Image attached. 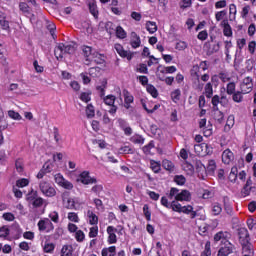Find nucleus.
<instances>
[{
	"label": "nucleus",
	"mask_w": 256,
	"mask_h": 256,
	"mask_svg": "<svg viewBox=\"0 0 256 256\" xmlns=\"http://www.w3.org/2000/svg\"><path fill=\"white\" fill-rule=\"evenodd\" d=\"M77 51V44L75 42H70L67 44L59 43L54 49V55L56 59H63V53H68V55H73Z\"/></svg>",
	"instance_id": "obj_1"
},
{
	"label": "nucleus",
	"mask_w": 256,
	"mask_h": 256,
	"mask_svg": "<svg viewBox=\"0 0 256 256\" xmlns=\"http://www.w3.org/2000/svg\"><path fill=\"white\" fill-rule=\"evenodd\" d=\"M26 201L29 205H32L34 209H39V207H43V203L45 200L43 198L39 197V194L35 190H31L28 192L26 196Z\"/></svg>",
	"instance_id": "obj_2"
},
{
	"label": "nucleus",
	"mask_w": 256,
	"mask_h": 256,
	"mask_svg": "<svg viewBox=\"0 0 256 256\" xmlns=\"http://www.w3.org/2000/svg\"><path fill=\"white\" fill-rule=\"evenodd\" d=\"M174 210L176 213H184L185 215H190L191 219L197 217V212L193 211V206H182L179 202L173 204Z\"/></svg>",
	"instance_id": "obj_3"
},
{
	"label": "nucleus",
	"mask_w": 256,
	"mask_h": 256,
	"mask_svg": "<svg viewBox=\"0 0 256 256\" xmlns=\"http://www.w3.org/2000/svg\"><path fill=\"white\" fill-rule=\"evenodd\" d=\"M39 187H40V191L46 197H55V195H57V191H55V188L51 186L49 182L42 181L40 182Z\"/></svg>",
	"instance_id": "obj_4"
},
{
	"label": "nucleus",
	"mask_w": 256,
	"mask_h": 256,
	"mask_svg": "<svg viewBox=\"0 0 256 256\" xmlns=\"http://www.w3.org/2000/svg\"><path fill=\"white\" fill-rule=\"evenodd\" d=\"M62 203L65 209L77 210V203L75 199L69 197V192L62 193Z\"/></svg>",
	"instance_id": "obj_5"
},
{
	"label": "nucleus",
	"mask_w": 256,
	"mask_h": 256,
	"mask_svg": "<svg viewBox=\"0 0 256 256\" xmlns=\"http://www.w3.org/2000/svg\"><path fill=\"white\" fill-rule=\"evenodd\" d=\"M240 89L244 95H247V93H251L253 91V78L246 77L243 79V82L240 85Z\"/></svg>",
	"instance_id": "obj_6"
},
{
	"label": "nucleus",
	"mask_w": 256,
	"mask_h": 256,
	"mask_svg": "<svg viewBox=\"0 0 256 256\" xmlns=\"http://www.w3.org/2000/svg\"><path fill=\"white\" fill-rule=\"evenodd\" d=\"M223 245H224V247H221L219 249L217 256L231 255V253H233V251L235 249V245L231 244V242H229V241H225Z\"/></svg>",
	"instance_id": "obj_7"
},
{
	"label": "nucleus",
	"mask_w": 256,
	"mask_h": 256,
	"mask_svg": "<svg viewBox=\"0 0 256 256\" xmlns=\"http://www.w3.org/2000/svg\"><path fill=\"white\" fill-rule=\"evenodd\" d=\"M211 146H209L207 143H201V144H195L194 145V151L198 155H209L211 153Z\"/></svg>",
	"instance_id": "obj_8"
},
{
	"label": "nucleus",
	"mask_w": 256,
	"mask_h": 256,
	"mask_svg": "<svg viewBox=\"0 0 256 256\" xmlns=\"http://www.w3.org/2000/svg\"><path fill=\"white\" fill-rule=\"evenodd\" d=\"M239 243H247V241H251V237L249 236V230L247 228H238L237 229Z\"/></svg>",
	"instance_id": "obj_9"
},
{
	"label": "nucleus",
	"mask_w": 256,
	"mask_h": 256,
	"mask_svg": "<svg viewBox=\"0 0 256 256\" xmlns=\"http://www.w3.org/2000/svg\"><path fill=\"white\" fill-rule=\"evenodd\" d=\"M240 245H242V253H244V255L255 256V250L253 249V244H251V240L241 243Z\"/></svg>",
	"instance_id": "obj_10"
},
{
	"label": "nucleus",
	"mask_w": 256,
	"mask_h": 256,
	"mask_svg": "<svg viewBox=\"0 0 256 256\" xmlns=\"http://www.w3.org/2000/svg\"><path fill=\"white\" fill-rule=\"evenodd\" d=\"M117 229L113 226L107 227V233H108V243L110 245H113V243H117V235L115 234Z\"/></svg>",
	"instance_id": "obj_11"
},
{
	"label": "nucleus",
	"mask_w": 256,
	"mask_h": 256,
	"mask_svg": "<svg viewBox=\"0 0 256 256\" xmlns=\"http://www.w3.org/2000/svg\"><path fill=\"white\" fill-rule=\"evenodd\" d=\"M130 45L133 49H137V47L141 46V37H139L136 32H131L130 34Z\"/></svg>",
	"instance_id": "obj_12"
},
{
	"label": "nucleus",
	"mask_w": 256,
	"mask_h": 256,
	"mask_svg": "<svg viewBox=\"0 0 256 256\" xmlns=\"http://www.w3.org/2000/svg\"><path fill=\"white\" fill-rule=\"evenodd\" d=\"M174 201H191V192L189 190H182L175 196Z\"/></svg>",
	"instance_id": "obj_13"
},
{
	"label": "nucleus",
	"mask_w": 256,
	"mask_h": 256,
	"mask_svg": "<svg viewBox=\"0 0 256 256\" xmlns=\"http://www.w3.org/2000/svg\"><path fill=\"white\" fill-rule=\"evenodd\" d=\"M194 165L198 173V177H202L203 179V173H207V168L205 167L203 162H201V160H194Z\"/></svg>",
	"instance_id": "obj_14"
},
{
	"label": "nucleus",
	"mask_w": 256,
	"mask_h": 256,
	"mask_svg": "<svg viewBox=\"0 0 256 256\" xmlns=\"http://www.w3.org/2000/svg\"><path fill=\"white\" fill-rule=\"evenodd\" d=\"M233 152L231 150L226 149L222 153V161L225 165H229L233 161Z\"/></svg>",
	"instance_id": "obj_15"
},
{
	"label": "nucleus",
	"mask_w": 256,
	"mask_h": 256,
	"mask_svg": "<svg viewBox=\"0 0 256 256\" xmlns=\"http://www.w3.org/2000/svg\"><path fill=\"white\" fill-rule=\"evenodd\" d=\"M221 26L223 27L225 37H232L233 30L231 29V25H229V20H223Z\"/></svg>",
	"instance_id": "obj_16"
},
{
	"label": "nucleus",
	"mask_w": 256,
	"mask_h": 256,
	"mask_svg": "<svg viewBox=\"0 0 256 256\" xmlns=\"http://www.w3.org/2000/svg\"><path fill=\"white\" fill-rule=\"evenodd\" d=\"M9 127V123L5 119V112H3V108L0 107V131H5Z\"/></svg>",
	"instance_id": "obj_17"
},
{
	"label": "nucleus",
	"mask_w": 256,
	"mask_h": 256,
	"mask_svg": "<svg viewBox=\"0 0 256 256\" xmlns=\"http://www.w3.org/2000/svg\"><path fill=\"white\" fill-rule=\"evenodd\" d=\"M92 61L96 63V65H103V63H105V56L95 52L92 54Z\"/></svg>",
	"instance_id": "obj_18"
},
{
	"label": "nucleus",
	"mask_w": 256,
	"mask_h": 256,
	"mask_svg": "<svg viewBox=\"0 0 256 256\" xmlns=\"http://www.w3.org/2000/svg\"><path fill=\"white\" fill-rule=\"evenodd\" d=\"M89 11L94 18L99 19V10L97 9V4L95 2H89Z\"/></svg>",
	"instance_id": "obj_19"
},
{
	"label": "nucleus",
	"mask_w": 256,
	"mask_h": 256,
	"mask_svg": "<svg viewBox=\"0 0 256 256\" xmlns=\"http://www.w3.org/2000/svg\"><path fill=\"white\" fill-rule=\"evenodd\" d=\"M162 167L163 169L169 171L170 173H173V171H175V164H173V162L167 159L162 161Z\"/></svg>",
	"instance_id": "obj_20"
},
{
	"label": "nucleus",
	"mask_w": 256,
	"mask_h": 256,
	"mask_svg": "<svg viewBox=\"0 0 256 256\" xmlns=\"http://www.w3.org/2000/svg\"><path fill=\"white\" fill-rule=\"evenodd\" d=\"M0 25L4 30L9 29V21L7 20V16L4 12H0Z\"/></svg>",
	"instance_id": "obj_21"
},
{
	"label": "nucleus",
	"mask_w": 256,
	"mask_h": 256,
	"mask_svg": "<svg viewBox=\"0 0 256 256\" xmlns=\"http://www.w3.org/2000/svg\"><path fill=\"white\" fill-rule=\"evenodd\" d=\"M146 91L152 95V97L154 99H157V97H159V92L157 91V88H155V86H153V84H148L146 86Z\"/></svg>",
	"instance_id": "obj_22"
},
{
	"label": "nucleus",
	"mask_w": 256,
	"mask_h": 256,
	"mask_svg": "<svg viewBox=\"0 0 256 256\" xmlns=\"http://www.w3.org/2000/svg\"><path fill=\"white\" fill-rule=\"evenodd\" d=\"M174 203H177V201L173 200L171 204H169V200L167 199V197L163 196L161 198V205H163V207H166V209H172L174 211V207H175L173 206Z\"/></svg>",
	"instance_id": "obj_23"
},
{
	"label": "nucleus",
	"mask_w": 256,
	"mask_h": 256,
	"mask_svg": "<svg viewBox=\"0 0 256 256\" xmlns=\"http://www.w3.org/2000/svg\"><path fill=\"white\" fill-rule=\"evenodd\" d=\"M146 29L149 33L153 34L157 31V23L153 21H147L146 22Z\"/></svg>",
	"instance_id": "obj_24"
},
{
	"label": "nucleus",
	"mask_w": 256,
	"mask_h": 256,
	"mask_svg": "<svg viewBox=\"0 0 256 256\" xmlns=\"http://www.w3.org/2000/svg\"><path fill=\"white\" fill-rule=\"evenodd\" d=\"M115 32L118 39H125L127 37V32L121 26H117Z\"/></svg>",
	"instance_id": "obj_25"
},
{
	"label": "nucleus",
	"mask_w": 256,
	"mask_h": 256,
	"mask_svg": "<svg viewBox=\"0 0 256 256\" xmlns=\"http://www.w3.org/2000/svg\"><path fill=\"white\" fill-rule=\"evenodd\" d=\"M130 141L136 145H143V143H145V138L141 135H134L130 138Z\"/></svg>",
	"instance_id": "obj_26"
},
{
	"label": "nucleus",
	"mask_w": 256,
	"mask_h": 256,
	"mask_svg": "<svg viewBox=\"0 0 256 256\" xmlns=\"http://www.w3.org/2000/svg\"><path fill=\"white\" fill-rule=\"evenodd\" d=\"M61 256H73V246H63Z\"/></svg>",
	"instance_id": "obj_27"
},
{
	"label": "nucleus",
	"mask_w": 256,
	"mask_h": 256,
	"mask_svg": "<svg viewBox=\"0 0 256 256\" xmlns=\"http://www.w3.org/2000/svg\"><path fill=\"white\" fill-rule=\"evenodd\" d=\"M105 29L109 35H113V33L116 31L115 24L111 21L106 22Z\"/></svg>",
	"instance_id": "obj_28"
},
{
	"label": "nucleus",
	"mask_w": 256,
	"mask_h": 256,
	"mask_svg": "<svg viewBox=\"0 0 256 256\" xmlns=\"http://www.w3.org/2000/svg\"><path fill=\"white\" fill-rule=\"evenodd\" d=\"M88 217L90 225H97V223H99V218L95 213L88 211Z\"/></svg>",
	"instance_id": "obj_29"
},
{
	"label": "nucleus",
	"mask_w": 256,
	"mask_h": 256,
	"mask_svg": "<svg viewBox=\"0 0 256 256\" xmlns=\"http://www.w3.org/2000/svg\"><path fill=\"white\" fill-rule=\"evenodd\" d=\"M86 115L88 119H93V117H95V107H93V104H88L86 107Z\"/></svg>",
	"instance_id": "obj_30"
},
{
	"label": "nucleus",
	"mask_w": 256,
	"mask_h": 256,
	"mask_svg": "<svg viewBox=\"0 0 256 256\" xmlns=\"http://www.w3.org/2000/svg\"><path fill=\"white\" fill-rule=\"evenodd\" d=\"M219 103H221V97H219V95H214L212 97V105L214 111H219Z\"/></svg>",
	"instance_id": "obj_31"
},
{
	"label": "nucleus",
	"mask_w": 256,
	"mask_h": 256,
	"mask_svg": "<svg viewBox=\"0 0 256 256\" xmlns=\"http://www.w3.org/2000/svg\"><path fill=\"white\" fill-rule=\"evenodd\" d=\"M11 231L9 230V226H2L0 227V237L2 239H7V237H9V233Z\"/></svg>",
	"instance_id": "obj_32"
},
{
	"label": "nucleus",
	"mask_w": 256,
	"mask_h": 256,
	"mask_svg": "<svg viewBox=\"0 0 256 256\" xmlns=\"http://www.w3.org/2000/svg\"><path fill=\"white\" fill-rule=\"evenodd\" d=\"M243 91L241 90L240 91H237V92H234L232 94V99L235 103H241L243 101V95H242Z\"/></svg>",
	"instance_id": "obj_33"
},
{
	"label": "nucleus",
	"mask_w": 256,
	"mask_h": 256,
	"mask_svg": "<svg viewBox=\"0 0 256 256\" xmlns=\"http://www.w3.org/2000/svg\"><path fill=\"white\" fill-rule=\"evenodd\" d=\"M171 99L174 103H177L181 99V90L176 89L173 92H171Z\"/></svg>",
	"instance_id": "obj_34"
},
{
	"label": "nucleus",
	"mask_w": 256,
	"mask_h": 256,
	"mask_svg": "<svg viewBox=\"0 0 256 256\" xmlns=\"http://www.w3.org/2000/svg\"><path fill=\"white\" fill-rule=\"evenodd\" d=\"M184 171L188 173V175H193L195 173V166L189 162L184 163Z\"/></svg>",
	"instance_id": "obj_35"
},
{
	"label": "nucleus",
	"mask_w": 256,
	"mask_h": 256,
	"mask_svg": "<svg viewBox=\"0 0 256 256\" xmlns=\"http://www.w3.org/2000/svg\"><path fill=\"white\" fill-rule=\"evenodd\" d=\"M205 93L208 99H211V97H213V85L211 84V82L205 85Z\"/></svg>",
	"instance_id": "obj_36"
},
{
	"label": "nucleus",
	"mask_w": 256,
	"mask_h": 256,
	"mask_svg": "<svg viewBox=\"0 0 256 256\" xmlns=\"http://www.w3.org/2000/svg\"><path fill=\"white\" fill-rule=\"evenodd\" d=\"M174 182L176 185H184L187 183V179L183 175H176L174 176Z\"/></svg>",
	"instance_id": "obj_37"
},
{
	"label": "nucleus",
	"mask_w": 256,
	"mask_h": 256,
	"mask_svg": "<svg viewBox=\"0 0 256 256\" xmlns=\"http://www.w3.org/2000/svg\"><path fill=\"white\" fill-rule=\"evenodd\" d=\"M8 117H10V119H14L15 121H21L22 119L21 114H19V112H15L14 110L8 111Z\"/></svg>",
	"instance_id": "obj_38"
},
{
	"label": "nucleus",
	"mask_w": 256,
	"mask_h": 256,
	"mask_svg": "<svg viewBox=\"0 0 256 256\" xmlns=\"http://www.w3.org/2000/svg\"><path fill=\"white\" fill-rule=\"evenodd\" d=\"M215 169H217V165L215 164V160H210L208 162V166L206 168V171L208 173H215Z\"/></svg>",
	"instance_id": "obj_39"
},
{
	"label": "nucleus",
	"mask_w": 256,
	"mask_h": 256,
	"mask_svg": "<svg viewBox=\"0 0 256 256\" xmlns=\"http://www.w3.org/2000/svg\"><path fill=\"white\" fill-rule=\"evenodd\" d=\"M19 9L22 11V13H25L26 15H29L31 11H29V5L25 2H20L19 3Z\"/></svg>",
	"instance_id": "obj_40"
},
{
	"label": "nucleus",
	"mask_w": 256,
	"mask_h": 256,
	"mask_svg": "<svg viewBox=\"0 0 256 256\" xmlns=\"http://www.w3.org/2000/svg\"><path fill=\"white\" fill-rule=\"evenodd\" d=\"M83 185H93V183H97L96 178H92L90 176H87L86 178L80 180Z\"/></svg>",
	"instance_id": "obj_41"
},
{
	"label": "nucleus",
	"mask_w": 256,
	"mask_h": 256,
	"mask_svg": "<svg viewBox=\"0 0 256 256\" xmlns=\"http://www.w3.org/2000/svg\"><path fill=\"white\" fill-rule=\"evenodd\" d=\"M193 69H195V71H197V69H202V71H207V69H209V64L207 63V61H202L200 62L199 65H195Z\"/></svg>",
	"instance_id": "obj_42"
},
{
	"label": "nucleus",
	"mask_w": 256,
	"mask_h": 256,
	"mask_svg": "<svg viewBox=\"0 0 256 256\" xmlns=\"http://www.w3.org/2000/svg\"><path fill=\"white\" fill-rule=\"evenodd\" d=\"M201 256H211V242L207 241L205 244V249L201 253Z\"/></svg>",
	"instance_id": "obj_43"
},
{
	"label": "nucleus",
	"mask_w": 256,
	"mask_h": 256,
	"mask_svg": "<svg viewBox=\"0 0 256 256\" xmlns=\"http://www.w3.org/2000/svg\"><path fill=\"white\" fill-rule=\"evenodd\" d=\"M227 95H233L235 93V82H229L226 87Z\"/></svg>",
	"instance_id": "obj_44"
},
{
	"label": "nucleus",
	"mask_w": 256,
	"mask_h": 256,
	"mask_svg": "<svg viewBox=\"0 0 256 256\" xmlns=\"http://www.w3.org/2000/svg\"><path fill=\"white\" fill-rule=\"evenodd\" d=\"M104 103L106 105H109L110 107L115 105V96L113 95H108L104 98Z\"/></svg>",
	"instance_id": "obj_45"
},
{
	"label": "nucleus",
	"mask_w": 256,
	"mask_h": 256,
	"mask_svg": "<svg viewBox=\"0 0 256 256\" xmlns=\"http://www.w3.org/2000/svg\"><path fill=\"white\" fill-rule=\"evenodd\" d=\"M44 253H53L55 251V244L53 243H48L45 244L43 247Z\"/></svg>",
	"instance_id": "obj_46"
},
{
	"label": "nucleus",
	"mask_w": 256,
	"mask_h": 256,
	"mask_svg": "<svg viewBox=\"0 0 256 256\" xmlns=\"http://www.w3.org/2000/svg\"><path fill=\"white\" fill-rule=\"evenodd\" d=\"M68 219H69V221H72L73 223H79V216L75 212H69Z\"/></svg>",
	"instance_id": "obj_47"
},
{
	"label": "nucleus",
	"mask_w": 256,
	"mask_h": 256,
	"mask_svg": "<svg viewBox=\"0 0 256 256\" xmlns=\"http://www.w3.org/2000/svg\"><path fill=\"white\" fill-rule=\"evenodd\" d=\"M252 189H253V187H251V186H244L241 191L242 197H248V195H251Z\"/></svg>",
	"instance_id": "obj_48"
},
{
	"label": "nucleus",
	"mask_w": 256,
	"mask_h": 256,
	"mask_svg": "<svg viewBox=\"0 0 256 256\" xmlns=\"http://www.w3.org/2000/svg\"><path fill=\"white\" fill-rule=\"evenodd\" d=\"M29 185V180L27 178H22L16 181L17 187H27Z\"/></svg>",
	"instance_id": "obj_49"
},
{
	"label": "nucleus",
	"mask_w": 256,
	"mask_h": 256,
	"mask_svg": "<svg viewBox=\"0 0 256 256\" xmlns=\"http://www.w3.org/2000/svg\"><path fill=\"white\" fill-rule=\"evenodd\" d=\"M38 228H39V231L47 230V218L40 220L38 222Z\"/></svg>",
	"instance_id": "obj_50"
},
{
	"label": "nucleus",
	"mask_w": 256,
	"mask_h": 256,
	"mask_svg": "<svg viewBox=\"0 0 256 256\" xmlns=\"http://www.w3.org/2000/svg\"><path fill=\"white\" fill-rule=\"evenodd\" d=\"M143 213H144L147 221H151V211H149V205L145 204L143 206Z\"/></svg>",
	"instance_id": "obj_51"
},
{
	"label": "nucleus",
	"mask_w": 256,
	"mask_h": 256,
	"mask_svg": "<svg viewBox=\"0 0 256 256\" xmlns=\"http://www.w3.org/2000/svg\"><path fill=\"white\" fill-rule=\"evenodd\" d=\"M151 169L155 173H159L161 171V164L155 161L151 162Z\"/></svg>",
	"instance_id": "obj_52"
},
{
	"label": "nucleus",
	"mask_w": 256,
	"mask_h": 256,
	"mask_svg": "<svg viewBox=\"0 0 256 256\" xmlns=\"http://www.w3.org/2000/svg\"><path fill=\"white\" fill-rule=\"evenodd\" d=\"M218 112L215 113V119L218 121V123H223L225 121V115L223 112L217 110Z\"/></svg>",
	"instance_id": "obj_53"
},
{
	"label": "nucleus",
	"mask_w": 256,
	"mask_h": 256,
	"mask_svg": "<svg viewBox=\"0 0 256 256\" xmlns=\"http://www.w3.org/2000/svg\"><path fill=\"white\" fill-rule=\"evenodd\" d=\"M53 135H54V140L56 143H59L61 141V134L59 133V128L54 127L53 128Z\"/></svg>",
	"instance_id": "obj_54"
},
{
	"label": "nucleus",
	"mask_w": 256,
	"mask_h": 256,
	"mask_svg": "<svg viewBox=\"0 0 256 256\" xmlns=\"http://www.w3.org/2000/svg\"><path fill=\"white\" fill-rule=\"evenodd\" d=\"M76 240L79 241V243L83 242L85 240V233L83 231L78 230L75 234Z\"/></svg>",
	"instance_id": "obj_55"
},
{
	"label": "nucleus",
	"mask_w": 256,
	"mask_h": 256,
	"mask_svg": "<svg viewBox=\"0 0 256 256\" xmlns=\"http://www.w3.org/2000/svg\"><path fill=\"white\" fill-rule=\"evenodd\" d=\"M80 99L81 101H84V103H89V101H91V93L83 92L80 95Z\"/></svg>",
	"instance_id": "obj_56"
},
{
	"label": "nucleus",
	"mask_w": 256,
	"mask_h": 256,
	"mask_svg": "<svg viewBox=\"0 0 256 256\" xmlns=\"http://www.w3.org/2000/svg\"><path fill=\"white\" fill-rule=\"evenodd\" d=\"M120 152L124 153L125 155H128V154L135 153V150H133V148H131L129 146H124V147L120 148Z\"/></svg>",
	"instance_id": "obj_57"
},
{
	"label": "nucleus",
	"mask_w": 256,
	"mask_h": 256,
	"mask_svg": "<svg viewBox=\"0 0 256 256\" xmlns=\"http://www.w3.org/2000/svg\"><path fill=\"white\" fill-rule=\"evenodd\" d=\"M203 129V135L204 137H211V135H213V129L211 128V125L207 126L206 128H202Z\"/></svg>",
	"instance_id": "obj_58"
},
{
	"label": "nucleus",
	"mask_w": 256,
	"mask_h": 256,
	"mask_svg": "<svg viewBox=\"0 0 256 256\" xmlns=\"http://www.w3.org/2000/svg\"><path fill=\"white\" fill-rule=\"evenodd\" d=\"M179 195V189L173 187L170 189V192L168 194V199H173V197H177Z\"/></svg>",
	"instance_id": "obj_59"
},
{
	"label": "nucleus",
	"mask_w": 256,
	"mask_h": 256,
	"mask_svg": "<svg viewBox=\"0 0 256 256\" xmlns=\"http://www.w3.org/2000/svg\"><path fill=\"white\" fill-rule=\"evenodd\" d=\"M137 71H138V73H144L145 75H147L149 73V69L147 68V64H140Z\"/></svg>",
	"instance_id": "obj_60"
},
{
	"label": "nucleus",
	"mask_w": 256,
	"mask_h": 256,
	"mask_svg": "<svg viewBox=\"0 0 256 256\" xmlns=\"http://www.w3.org/2000/svg\"><path fill=\"white\" fill-rule=\"evenodd\" d=\"M60 187H63L64 189H68V191H71V189H73V183H71L68 180H64V182H62Z\"/></svg>",
	"instance_id": "obj_61"
},
{
	"label": "nucleus",
	"mask_w": 256,
	"mask_h": 256,
	"mask_svg": "<svg viewBox=\"0 0 256 256\" xmlns=\"http://www.w3.org/2000/svg\"><path fill=\"white\" fill-rule=\"evenodd\" d=\"M176 49H178V51H185V49H187L186 42H184V41L177 42Z\"/></svg>",
	"instance_id": "obj_62"
},
{
	"label": "nucleus",
	"mask_w": 256,
	"mask_h": 256,
	"mask_svg": "<svg viewBox=\"0 0 256 256\" xmlns=\"http://www.w3.org/2000/svg\"><path fill=\"white\" fill-rule=\"evenodd\" d=\"M91 51H92V49L89 46L82 47V53H83L84 57H86V58L91 55Z\"/></svg>",
	"instance_id": "obj_63"
},
{
	"label": "nucleus",
	"mask_w": 256,
	"mask_h": 256,
	"mask_svg": "<svg viewBox=\"0 0 256 256\" xmlns=\"http://www.w3.org/2000/svg\"><path fill=\"white\" fill-rule=\"evenodd\" d=\"M55 181L57 183V185H59L61 187V185L64 183L65 178H63V175L61 174H56L55 176Z\"/></svg>",
	"instance_id": "obj_64"
}]
</instances>
